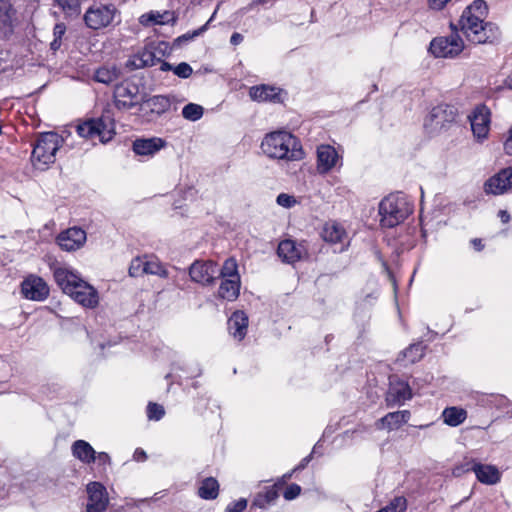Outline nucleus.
<instances>
[{"mask_svg":"<svg viewBox=\"0 0 512 512\" xmlns=\"http://www.w3.org/2000/svg\"><path fill=\"white\" fill-rule=\"evenodd\" d=\"M277 254L284 262L293 263L301 258V249L288 239L279 243Z\"/></svg>","mask_w":512,"mask_h":512,"instance_id":"393cba45","label":"nucleus"},{"mask_svg":"<svg viewBox=\"0 0 512 512\" xmlns=\"http://www.w3.org/2000/svg\"><path fill=\"white\" fill-rule=\"evenodd\" d=\"M410 412L408 410L390 412L379 420L378 428L386 427L388 430L399 428L402 424L408 422Z\"/></svg>","mask_w":512,"mask_h":512,"instance_id":"5701e85b","label":"nucleus"},{"mask_svg":"<svg viewBox=\"0 0 512 512\" xmlns=\"http://www.w3.org/2000/svg\"><path fill=\"white\" fill-rule=\"evenodd\" d=\"M121 76V70L116 66H103L98 68L94 73V80L109 85L117 81Z\"/></svg>","mask_w":512,"mask_h":512,"instance_id":"cd10ccee","label":"nucleus"},{"mask_svg":"<svg viewBox=\"0 0 512 512\" xmlns=\"http://www.w3.org/2000/svg\"><path fill=\"white\" fill-rule=\"evenodd\" d=\"M96 458L98 459L99 461V464L101 465H106V464H110V457L107 453L105 452H100L98 453V455L96 456Z\"/></svg>","mask_w":512,"mask_h":512,"instance_id":"8fccbe9b","label":"nucleus"},{"mask_svg":"<svg viewBox=\"0 0 512 512\" xmlns=\"http://www.w3.org/2000/svg\"><path fill=\"white\" fill-rule=\"evenodd\" d=\"M88 503L87 512H103L108 505L106 488L99 482H91L87 485Z\"/></svg>","mask_w":512,"mask_h":512,"instance_id":"2eb2a0df","label":"nucleus"},{"mask_svg":"<svg viewBox=\"0 0 512 512\" xmlns=\"http://www.w3.org/2000/svg\"><path fill=\"white\" fill-rule=\"evenodd\" d=\"M171 107V99L165 95H155L147 98L143 96L139 106V111H145L144 116L147 120L151 121L154 116H161L166 113Z\"/></svg>","mask_w":512,"mask_h":512,"instance_id":"9b49d317","label":"nucleus"},{"mask_svg":"<svg viewBox=\"0 0 512 512\" xmlns=\"http://www.w3.org/2000/svg\"><path fill=\"white\" fill-rule=\"evenodd\" d=\"M407 507V502L404 497H396L394 498L391 503L387 506L389 510H392L393 512H404Z\"/></svg>","mask_w":512,"mask_h":512,"instance_id":"37998d69","label":"nucleus"},{"mask_svg":"<svg viewBox=\"0 0 512 512\" xmlns=\"http://www.w3.org/2000/svg\"><path fill=\"white\" fill-rule=\"evenodd\" d=\"M261 148L271 158L294 161L303 157V150L297 138L285 131L268 134L263 139Z\"/></svg>","mask_w":512,"mask_h":512,"instance_id":"7ed1b4c3","label":"nucleus"},{"mask_svg":"<svg viewBox=\"0 0 512 512\" xmlns=\"http://www.w3.org/2000/svg\"><path fill=\"white\" fill-rule=\"evenodd\" d=\"M203 112L204 109L202 106L194 103H189L184 106L182 110V115L187 120L196 121L202 117Z\"/></svg>","mask_w":512,"mask_h":512,"instance_id":"e433bc0d","label":"nucleus"},{"mask_svg":"<svg viewBox=\"0 0 512 512\" xmlns=\"http://www.w3.org/2000/svg\"><path fill=\"white\" fill-rule=\"evenodd\" d=\"M311 457H312L311 455H309V456L305 457V458L301 461V463L297 466V468H296V469H297V470H299V469H304V468L306 467V465L308 464V462L310 461Z\"/></svg>","mask_w":512,"mask_h":512,"instance_id":"4d7b16f0","label":"nucleus"},{"mask_svg":"<svg viewBox=\"0 0 512 512\" xmlns=\"http://www.w3.org/2000/svg\"><path fill=\"white\" fill-rule=\"evenodd\" d=\"M277 497V492L273 489H270L266 491L264 495H258V497L254 500L253 505L264 507L266 504L273 502Z\"/></svg>","mask_w":512,"mask_h":512,"instance_id":"ea45409f","label":"nucleus"},{"mask_svg":"<svg viewBox=\"0 0 512 512\" xmlns=\"http://www.w3.org/2000/svg\"><path fill=\"white\" fill-rule=\"evenodd\" d=\"M489 116V109L484 105L478 106L473 114L469 116L471 129L476 137L484 138L487 136L490 123Z\"/></svg>","mask_w":512,"mask_h":512,"instance_id":"a211bd4d","label":"nucleus"},{"mask_svg":"<svg viewBox=\"0 0 512 512\" xmlns=\"http://www.w3.org/2000/svg\"><path fill=\"white\" fill-rule=\"evenodd\" d=\"M378 512H393L392 510H389L387 507L379 510Z\"/></svg>","mask_w":512,"mask_h":512,"instance_id":"052dcab7","label":"nucleus"},{"mask_svg":"<svg viewBox=\"0 0 512 512\" xmlns=\"http://www.w3.org/2000/svg\"><path fill=\"white\" fill-rule=\"evenodd\" d=\"M472 471L475 473L479 482L486 485H494L500 481L501 474L494 465L473 463Z\"/></svg>","mask_w":512,"mask_h":512,"instance_id":"6ab92c4d","label":"nucleus"},{"mask_svg":"<svg viewBox=\"0 0 512 512\" xmlns=\"http://www.w3.org/2000/svg\"><path fill=\"white\" fill-rule=\"evenodd\" d=\"M321 235L326 242L338 243L342 241L345 231L339 224L332 222L324 225Z\"/></svg>","mask_w":512,"mask_h":512,"instance_id":"c85d7f7f","label":"nucleus"},{"mask_svg":"<svg viewBox=\"0 0 512 512\" xmlns=\"http://www.w3.org/2000/svg\"><path fill=\"white\" fill-rule=\"evenodd\" d=\"M242 41H243V36L240 33H237V32L233 33L231 38H230V42L233 45H238Z\"/></svg>","mask_w":512,"mask_h":512,"instance_id":"603ef678","label":"nucleus"},{"mask_svg":"<svg viewBox=\"0 0 512 512\" xmlns=\"http://www.w3.org/2000/svg\"><path fill=\"white\" fill-rule=\"evenodd\" d=\"M219 484L213 477L205 478L198 489V494L203 499H215L218 496Z\"/></svg>","mask_w":512,"mask_h":512,"instance_id":"7c9ffc66","label":"nucleus"},{"mask_svg":"<svg viewBox=\"0 0 512 512\" xmlns=\"http://www.w3.org/2000/svg\"><path fill=\"white\" fill-rule=\"evenodd\" d=\"M218 267L214 261H195L189 268L192 281L201 285H212L217 279Z\"/></svg>","mask_w":512,"mask_h":512,"instance_id":"9d476101","label":"nucleus"},{"mask_svg":"<svg viewBox=\"0 0 512 512\" xmlns=\"http://www.w3.org/2000/svg\"><path fill=\"white\" fill-rule=\"evenodd\" d=\"M160 59L157 58L153 52L145 50L139 56H137L130 64L135 69H140L144 67L154 66Z\"/></svg>","mask_w":512,"mask_h":512,"instance_id":"72a5a7b5","label":"nucleus"},{"mask_svg":"<svg viewBox=\"0 0 512 512\" xmlns=\"http://www.w3.org/2000/svg\"><path fill=\"white\" fill-rule=\"evenodd\" d=\"M173 72L178 77L186 79L191 76L193 70L188 63L182 62L174 67Z\"/></svg>","mask_w":512,"mask_h":512,"instance_id":"79ce46f5","label":"nucleus"},{"mask_svg":"<svg viewBox=\"0 0 512 512\" xmlns=\"http://www.w3.org/2000/svg\"><path fill=\"white\" fill-rule=\"evenodd\" d=\"M207 29V25H203L199 29L194 30L193 32L186 33L180 37H178L175 42L181 44L182 42H187L189 40L194 39L196 36H199Z\"/></svg>","mask_w":512,"mask_h":512,"instance_id":"c03bdc74","label":"nucleus"},{"mask_svg":"<svg viewBox=\"0 0 512 512\" xmlns=\"http://www.w3.org/2000/svg\"><path fill=\"white\" fill-rule=\"evenodd\" d=\"M512 187V168L501 170L498 174L489 178L484 184V190L488 194L499 195Z\"/></svg>","mask_w":512,"mask_h":512,"instance_id":"dca6fc26","label":"nucleus"},{"mask_svg":"<svg viewBox=\"0 0 512 512\" xmlns=\"http://www.w3.org/2000/svg\"><path fill=\"white\" fill-rule=\"evenodd\" d=\"M147 457L146 452L142 449H137L134 453V458L138 461L145 460Z\"/></svg>","mask_w":512,"mask_h":512,"instance_id":"5fc2aeb1","label":"nucleus"},{"mask_svg":"<svg viewBox=\"0 0 512 512\" xmlns=\"http://www.w3.org/2000/svg\"><path fill=\"white\" fill-rule=\"evenodd\" d=\"M280 90L268 86V85H260V86H254L250 88L249 95L250 97L255 101H273L277 102L280 101L279 98Z\"/></svg>","mask_w":512,"mask_h":512,"instance_id":"b1692460","label":"nucleus"},{"mask_svg":"<svg viewBox=\"0 0 512 512\" xmlns=\"http://www.w3.org/2000/svg\"><path fill=\"white\" fill-rule=\"evenodd\" d=\"M240 279H224L219 287L218 296L228 301L235 300L239 295Z\"/></svg>","mask_w":512,"mask_h":512,"instance_id":"bb28decb","label":"nucleus"},{"mask_svg":"<svg viewBox=\"0 0 512 512\" xmlns=\"http://www.w3.org/2000/svg\"><path fill=\"white\" fill-rule=\"evenodd\" d=\"M61 46V39L54 38V40L51 42L50 47L52 50L56 51Z\"/></svg>","mask_w":512,"mask_h":512,"instance_id":"6e6d98bb","label":"nucleus"},{"mask_svg":"<svg viewBox=\"0 0 512 512\" xmlns=\"http://www.w3.org/2000/svg\"><path fill=\"white\" fill-rule=\"evenodd\" d=\"M472 244L474 245V247H475L478 251L482 250V248H483V245H482V243H481V240H480V239H477V238H476V239H473V240H472Z\"/></svg>","mask_w":512,"mask_h":512,"instance_id":"bf43d9fd","label":"nucleus"},{"mask_svg":"<svg viewBox=\"0 0 512 512\" xmlns=\"http://www.w3.org/2000/svg\"><path fill=\"white\" fill-rule=\"evenodd\" d=\"M444 423L449 426H458L463 423L467 417V412L462 408L449 407L442 413Z\"/></svg>","mask_w":512,"mask_h":512,"instance_id":"c756f323","label":"nucleus"},{"mask_svg":"<svg viewBox=\"0 0 512 512\" xmlns=\"http://www.w3.org/2000/svg\"><path fill=\"white\" fill-rule=\"evenodd\" d=\"M116 8L112 4L91 6L84 15L86 25L94 30L107 27L115 17Z\"/></svg>","mask_w":512,"mask_h":512,"instance_id":"0eeeda50","label":"nucleus"},{"mask_svg":"<svg viewBox=\"0 0 512 512\" xmlns=\"http://www.w3.org/2000/svg\"><path fill=\"white\" fill-rule=\"evenodd\" d=\"M19 20L17 11L8 0L0 1V39H9Z\"/></svg>","mask_w":512,"mask_h":512,"instance_id":"f8f14e48","label":"nucleus"},{"mask_svg":"<svg viewBox=\"0 0 512 512\" xmlns=\"http://www.w3.org/2000/svg\"><path fill=\"white\" fill-rule=\"evenodd\" d=\"M21 293L26 299L43 301L49 294V288L42 278L30 275L22 282Z\"/></svg>","mask_w":512,"mask_h":512,"instance_id":"ddd939ff","label":"nucleus"},{"mask_svg":"<svg viewBox=\"0 0 512 512\" xmlns=\"http://www.w3.org/2000/svg\"><path fill=\"white\" fill-rule=\"evenodd\" d=\"M129 274L132 277H139L145 274L144 258L137 257L132 260L129 267Z\"/></svg>","mask_w":512,"mask_h":512,"instance_id":"58836bf2","label":"nucleus"},{"mask_svg":"<svg viewBox=\"0 0 512 512\" xmlns=\"http://www.w3.org/2000/svg\"><path fill=\"white\" fill-rule=\"evenodd\" d=\"M456 109L448 104H440L434 107L425 120L424 126L431 133L445 130L455 121Z\"/></svg>","mask_w":512,"mask_h":512,"instance_id":"423d86ee","label":"nucleus"},{"mask_svg":"<svg viewBox=\"0 0 512 512\" xmlns=\"http://www.w3.org/2000/svg\"><path fill=\"white\" fill-rule=\"evenodd\" d=\"M237 267L236 260L229 258L224 262L222 269H218L217 277L221 276L223 279H239Z\"/></svg>","mask_w":512,"mask_h":512,"instance_id":"f704fd0d","label":"nucleus"},{"mask_svg":"<svg viewBox=\"0 0 512 512\" xmlns=\"http://www.w3.org/2000/svg\"><path fill=\"white\" fill-rule=\"evenodd\" d=\"M72 452L83 463L90 464L96 460L95 450L84 440L75 441L72 445Z\"/></svg>","mask_w":512,"mask_h":512,"instance_id":"a878e982","label":"nucleus"},{"mask_svg":"<svg viewBox=\"0 0 512 512\" xmlns=\"http://www.w3.org/2000/svg\"><path fill=\"white\" fill-rule=\"evenodd\" d=\"M173 69H174V67L170 63L165 62V61H163L161 63V67H160L161 71H170V70H173Z\"/></svg>","mask_w":512,"mask_h":512,"instance_id":"13d9d810","label":"nucleus"},{"mask_svg":"<svg viewBox=\"0 0 512 512\" xmlns=\"http://www.w3.org/2000/svg\"><path fill=\"white\" fill-rule=\"evenodd\" d=\"M318 171L327 173L331 170L338 160V153L330 145H321L317 150Z\"/></svg>","mask_w":512,"mask_h":512,"instance_id":"aec40b11","label":"nucleus"},{"mask_svg":"<svg viewBox=\"0 0 512 512\" xmlns=\"http://www.w3.org/2000/svg\"><path fill=\"white\" fill-rule=\"evenodd\" d=\"M65 32H66L65 24H63V23L56 24L54 27V30H53L54 38L61 39L62 36L65 34Z\"/></svg>","mask_w":512,"mask_h":512,"instance_id":"09e8293b","label":"nucleus"},{"mask_svg":"<svg viewBox=\"0 0 512 512\" xmlns=\"http://www.w3.org/2000/svg\"><path fill=\"white\" fill-rule=\"evenodd\" d=\"M139 20L140 23L145 26L154 24H165L172 20V15L168 11H165L164 13L151 11L150 13L143 14Z\"/></svg>","mask_w":512,"mask_h":512,"instance_id":"473e14b6","label":"nucleus"},{"mask_svg":"<svg viewBox=\"0 0 512 512\" xmlns=\"http://www.w3.org/2000/svg\"><path fill=\"white\" fill-rule=\"evenodd\" d=\"M56 241L62 250L75 251L85 244L86 232L79 227L68 228L57 236Z\"/></svg>","mask_w":512,"mask_h":512,"instance_id":"4468645a","label":"nucleus"},{"mask_svg":"<svg viewBox=\"0 0 512 512\" xmlns=\"http://www.w3.org/2000/svg\"><path fill=\"white\" fill-rule=\"evenodd\" d=\"M248 329V317L243 311H235L228 320V330L234 338L241 341Z\"/></svg>","mask_w":512,"mask_h":512,"instance_id":"412c9836","label":"nucleus"},{"mask_svg":"<svg viewBox=\"0 0 512 512\" xmlns=\"http://www.w3.org/2000/svg\"><path fill=\"white\" fill-rule=\"evenodd\" d=\"M145 274L159 275L162 277L167 276V271L157 262L153 260H147L144 257Z\"/></svg>","mask_w":512,"mask_h":512,"instance_id":"4c0bfd02","label":"nucleus"},{"mask_svg":"<svg viewBox=\"0 0 512 512\" xmlns=\"http://www.w3.org/2000/svg\"><path fill=\"white\" fill-rule=\"evenodd\" d=\"M488 15V6L484 0H475L463 11L458 24L451 23L453 33L448 37H439L432 40L430 51L435 57H455L464 48V42L458 35L461 31L466 39L473 44L494 43L500 38L498 26L492 22H485Z\"/></svg>","mask_w":512,"mask_h":512,"instance_id":"f257e3e1","label":"nucleus"},{"mask_svg":"<svg viewBox=\"0 0 512 512\" xmlns=\"http://www.w3.org/2000/svg\"><path fill=\"white\" fill-rule=\"evenodd\" d=\"M54 278L64 293L87 308L98 305L99 297L96 289L65 268H57Z\"/></svg>","mask_w":512,"mask_h":512,"instance_id":"f03ea898","label":"nucleus"},{"mask_svg":"<svg viewBox=\"0 0 512 512\" xmlns=\"http://www.w3.org/2000/svg\"><path fill=\"white\" fill-rule=\"evenodd\" d=\"M139 88L135 84L121 83L115 86L114 89V102L118 110H130L139 105L141 100L138 101Z\"/></svg>","mask_w":512,"mask_h":512,"instance_id":"1a4fd4ad","label":"nucleus"},{"mask_svg":"<svg viewBox=\"0 0 512 512\" xmlns=\"http://www.w3.org/2000/svg\"><path fill=\"white\" fill-rule=\"evenodd\" d=\"M67 16H77L80 13L81 0H54Z\"/></svg>","mask_w":512,"mask_h":512,"instance_id":"c9c22d12","label":"nucleus"},{"mask_svg":"<svg viewBox=\"0 0 512 512\" xmlns=\"http://www.w3.org/2000/svg\"><path fill=\"white\" fill-rule=\"evenodd\" d=\"M411 213L412 207L401 194H391L385 197L379 204L381 225L384 227L392 228L397 226Z\"/></svg>","mask_w":512,"mask_h":512,"instance_id":"20e7f679","label":"nucleus"},{"mask_svg":"<svg viewBox=\"0 0 512 512\" xmlns=\"http://www.w3.org/2000/svg\"><path fill=\"white\" fill-rule=\"evenodd\" d=\"M504 150L508 155H512V128L510 129V135L504 143Z\"/></svg>","mask_w":512,"mask_h":512,"instance_id":"3c124183","label":"nucleus"},{"mask_svg":"<svg viewBox=\"0 0 512 512\" xmlns=\"http://www.w3.org/2000/svg\"><path fill=\"white\" fill-rule=\"evenodd\" d=\"M425 354V346L422 343L410 345L407 349L401 352L398 361L407 359L411 364L421 360Z\"/></svg>","mask_w":512,"mask_h":512,"instance_id":"2f4dec72","label":"nucleus"},{"mask_svg":"<svg viewBox=\"0 0 512 512\" xmlns=\"http://www.w3.org/2000/svg\"><path fill=\"white\" fill-rule=\"evenodd\" d=\"M62 139L57 133L46 132L41 134L32 151V161L37 168L54 163L55 154L60 148Z\"/></svg>","mask_w":512,"mask_h":512,"instance_id":"39448f33","label":"nucleus"},{"mask_svg":"<svg viewBox=\"0 0 512 512\" xmlns=\"http://www.w3.org/2000/svg\"><path fill=\"white\" fill-rule=\"evenodd\" d=\"M76 131L83 138L90 140L97 138L101 143H107L114 135L113 129H108L107 124L102 119H89L78 124Z\"/></svg>","mask_w":512,"mask_h":512,"instance_id":"6e6552de","label":"nucleus"},{"mask_svg":"<svg viewBox=\"0 0 512 512\" xmlns=\"http://www.w3.org/2000/svg\"><path fill=\"white\" fill-rule=\"evenodd\" d=\"M412 397V391L408 383L396 380L391 381L389 389L386 394L387 406L393 407L396 405H402L406 400Z\"/></svg>","mask_w":512,"mask_h":512,"instance_id":"f3484780","label":"nucleus"},{"mask_svg":"<svg viewBox=\"0 0 512 512\" xmlns=\"http://www.w3.org/2000/svg\"><path fill=\"white\" fill-rule=\"evenodd\" d=\"M164 146L165 141L161 138L136 139L133 142V151L137 155H153Z\"/></svg>","mask_w":512,"mask_h":512,"instance_id":"4be33fe9","label":"nucleus"},{"mask_svg":"<svg viewBox=\"0 0 512 512\" xmlns=\"http://www.w3.org/2000/svg\"><path fill=\"white\" fill-rule=\"evenodd\" d=\"M247 506L246 499H240L236 502L229 504L226 508V512H243Z\"/></svg>","mask_w":512,"mask_h":512,"instance_id":"de8ad7c7","label":"nucleus"},{"mask_svg":"<svg viewBox=\"0 0 512 512\" xmlns=\"http://www.w3.org/2000/svg\"><path fill=\"white\" fill-rule=\"evenodd\" d=\"M498 215L503 223H508L510 221V214L506 210H500Z\"/></svg>","mask_w":512,"mask_h":512,"instance_id":"864d4df0","label":"nucleus"},{"mask_svg":"<svg viewBox=\"0 0 512 512\" xmlns=\"http://www.w3.org/2000/svg\"><path fill=\"white\" fill-rule=\"evenodd\" d=\"M165 414L163 406L150 402L147 407V415L150 420H160Z\"/></svg>","mask_w":512,"mask_h":512,"instance_id":"a19ab883","label":"nucleus"},{"mask_svg":"<svg viewBox=\"0 0 512 512\" xmlns=\"http://www.w3.org/2000/svg\"><path fill=\"white\" fill-rule=\"evenodd\" d=\"M301 492V487L297 484H291L289 485L286 490L284 491V498L286 500H292L299 496Z\"/></svg>","mask_w":512,"mask_h":512,"instance_id":"49530a36","label":"nucleus"},{"mask_svg":"<svg viewBox=\"0 0 512 512\" xmlns=\"http://www.w3.org/2000/svg\"><path fill=\"white\" fill-rule=\"evenodd\" d=\"M276 201L280 206L285 207V208H290L296 203V200L293 196H290L285 193L279 194L277 196Z\"/></svg>","mask_w":512,"mask_h":512,"instance_id":"a18cd8bd","label":"nucleus"}]
</instances>
